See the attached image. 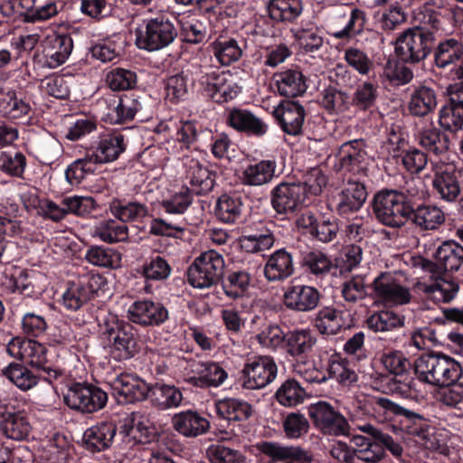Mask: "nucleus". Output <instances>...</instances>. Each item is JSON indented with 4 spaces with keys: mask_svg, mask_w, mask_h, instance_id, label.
Masks as SVG:
<instances>
[{
    "mask_svg": "<svg viewBox=\"0 0 463 463\" xmlns=\"http://www.w3.org/2000/svg\"><path fill=\"white\" fill-rule=\"evenodd\" d=\"M99 326L109 342L110 355L114 360H128L137 353V330L129 322L108 312L101 317Z\"/></svg>",
    "mask_w": 463,
    "mask_h": 463,
    "instance_id": "nucleus-1",
    "label": "nucleus"
},
{
    "mask_svg": "<svg viewBox=\"0 0 463 463\" xmlns=\"http://www.w3.org/2000/svg\"><path fill=\"white\" fill-rule=\"evenodd\" d=\"M461 373L459 363L443 354L421 355L415 363L419 380L431 385L449 386L455 383Z\"/></svg>",
    "mask_w": 463,
    "mask_h": 463,
    "instance_id": "nucleus-2",
    "label": "nucleus"
},
{
    "mask_svg": "<svg viewBox=\"0 0 463 463\" xmlns=\"http://www.w3.org/2000/svg\"><path fill=\"white\" fill-rule=\"evenodd\" d=\"M6 351L12 357L44 373L46 382L52 383L65 374L64 370L47 365V349L36 341L14 337L8 342Z\"/></svg>",
    "mask_w": 463,
    "mask_h": 463,
    "instance_id": "nucleus-3",
    "label": "nucleus"
},
{
    "mask_svg": "<svg viewBox=\"0 0 463 463\" xmlns=\"http://www.w3.org/2000/svg\"><path fill=\"white\" fill-rule=\"evenodd\" d=\"M177 36L174 24L159 16L146 19L135 31V43L140 50L156 52L170 45Z\"/></svg>",
    "mask_w": 463,
    "mask_h": 463,
    "instance_id": "nucleus-4",
    "label": "nucleus"
},
{
    "mask_svg": "<svg viewBox=\"0 0 463 463\" xmlns=\"http://www.w3.org/2000/svg\"><path fill=\"white\" fill-rule=\"evenodd\" d=\"M404 282L405 278L402 272H381L372 282L373 297L384 306L407 304L411 301V295Z\"/></svg>",
    "mask_w": 463,
    "mask_h": 463,
    "instance_id": "nucleus-5",
    "label": "nucleus"
},
{
    "mask_svg": "<svg viewBox=\"0 0 463 463\" xmlns=\"http://www.w3.org/2000/svg\"><path fill=\"white\" fill-rule=\"evenodd\" d=\"M373 213L383 224L400 227L404 224L411 213V207L405 202L403 194L394 190H385L374 195Z\"/></svg>",
    "mask_w": 463,
    "mask_h": 463,
    "instance_id": "nucleus-6",
    "label": "nucleus"
},
{
    "mask_svg": "<svg viewBox=\"0 0 463 463\" xmlns=\"http://www.w3.org/2000/svg\"><path fill=\"white\" fill-rule=\"evenodd\" d=\"M432 40V33L422 28L408 29L397 38L395 53L403 62L417 63L430 53Z\"/></svg>",
    "mask_w": 463,
    "mask_h": 463,
    "instance_id": "nucleus-7",
    "label": "nucleus"
},
{
    "mask_svg": "<svg viewBox=\"0 0 463 463\" xmlns=\"http://www.w3.org/2000/svg\"><path fill=\"white\" fill-rule=\"evenodd\" d=\"M278 366L271 356L248 357L241 370L242 386L248 390L262 389L277 377Z\"/></svg>",
    "mask_w": 463,
    "mask_h": 463,
    "instance_id": "nucleus-8",
    "label": "nucleus"
},
{
    "mask_svg": "<svg viewBox=\"0 0 463 463\" xmlns=\"http://www.w3.org/2000/svg\"><path fill=\"white\" fill-rule=\"evenodd\" d=\"M202 151H192L190 155L184 156V167L185 180L190 185V192L196 194H205L213 190L215 184V175L210 170L203 156Z\"/></svg>",
    "mask_w": 463,
    "mask_h": 463,
    "instance_id": "nucleus-9",
    "label": "nucleus"
},
{
    "mask_svg": "<svg viewBox=\"0 0 463 463\" xmlns=\"http://www.w3.org/2000/svg\"><path fill=\"white\" fill-rule=\"evenodd\" d=\"M107 402V392L94 385L75 383L64 394L66 405L82 412L97 411L105 407Z\"/></svg>",
    "mask_w": 463,
    "mask_h": 463,
    "instance_id": "nucleus-10",
    "label": "nucleus"
},
{
    "mask_svg": "<svg viewBox=\"0 0 463 463\" xmlns=\"http://www.w3.org/2000/svg\"><path fill=\"white\" fill-rule=\"evenodd\" d=\"M127 149V141L123 134L107 131L96 137L87 152L96 165L115 162Z\"/></svg>",
    "mask_w": 463,
    "mask_h": 463,
    "instance_id": "nucleus-11",
    "label": "nucleus"
},
{
    "mask_svg": "<svg viewBox=\"0 0 463 463\" xmlns=\"http://www.w3.org/2000/svg\"><path fill=\"white\" fill-rule=\"evenodd\" d=\"M308 414L317 429L323 434L345 436L348 434L349 424L346 419L326 402L311 404Z\"/></svg>",
    "mask_w": 463,
    "mask_h": 463,
    "instance_id": "nucleus-12",
    "label": "nucleus"
},
{
    "mask_svg": "<svg viewBox=\"0 0 463 463\" xmlns=\"http://www.w3.org/2000/svg\"><path fill=\"white\" fill-rule=\"evenodd\" d=\"M112 394L119 403H133L146 399L149 385L141 378L130 373H121L109 383Z\"/></svg>",
    "mask_w": 463,
    "mask_h": 463,
    "instance_id": "nucleus-13",
    "label": "nucleus"
},
{
    "mask_svg": "<svg viewBox=\"0 0 463 463\" xmlns=\"http://www.w3.org/2000/svg\"><path fill=\"white\" fill-rule=\"evenodd\" d=\"M168 317V310L163 303L148 298L134 301L128 309L129 321L145 326H160Z\"/></svg>",
    "mask_w": 463,
    "mask_h": 463,
    "instance_id": "nucleus-14",
    "label": "nucleus"
},
{
    "mask_svg": "<svg viewBox=\"0 0 463 463\" xmlns=\"http://www.w3.org/2000/svg\"><path fill=\"white\" fill-rule=\"evenodd\" d=\"M435 64L448 70L452 80L463 78V43L448 39L439 43L435 50Z\"/></svg>",
    "mask_w": 463,
    "mask_h": 463,
    "instance_id": "nucleus-15",
    "label": "nucleus"
},
{
    "mask_svg": "<svg viewBox=\"0 0 463 463\" xmlns=\"http://www.w3.org/2000/svg\"><path fill=\"white\" fill-rule=\"evenodd\" d=\"M306 198V187L301 183H280L271 192L272 206L279 214L294 213Z\"/></svg>",
    "mask_w": 463,
    "mask_h": 463,
    "instance_id": "nucleus-16",
    "label": "nucleus"
},
{
    "mask_svg": "<svg viewBox=\"0 0 463 463\" xmlns=\"http://www.w3.org/2000/svg\"><path fill=\"white\" fill-rule=\"evenodd\" d=\"M320 292L314 287L304 284L288 285L283 293V303L290 310L309 312L319 304Z\"/></svg>",
    "mask_w": 463,
    "mask_h": 463,
    "instance_id": "nucleus-17",
    "label": "nucleus"
},
{
    "mask_svg": "<svg viewBox=\"0 0 463 463\" xmlns=\"http://www.w3.org/2000/svg\"><path fill=\"white\" fill-rule=\"evenodd\" d=\"M73 49V41L66 33H52L43 41L44 66L55 69L63 64L70 57Z\"/></svg>",
    "mask_w": 463,
    "mask_h": 463,
    "instance_id": "nucleus-18",
    "label": "nucleus"
},
{
    "mask_svg": "<svg viewBox=\"0 0 463 463\" xmlns=\"http://www.w3.org/2000/svg\"><path fill=\"white\" fill-rule=\"evenodd\" d=\"M416 287L426 298L436 303H449L459 290L458 281L447 276L432 277L427 281L418 282Z\"/></svg>",
    "mask_w": 463,
    "mask_h": 463,
    "instance_id": "nucleus-19",
    "label": "nucleus"
},
{
    "mask_svg": "<svg viewBox=\"0 0 463 463\" xmlns=\"http://www.w3.org/2000/svg\"><path fill=\"white\" fill-rule=\"evenodd\" d=\"M273 115L281 129L290 136L298 135L305 119V109L298 102L286 101L275 108Z\"/></svg>",
    "mask_w": 463,
    "mask_h": 463,
    "instance_id": "nucleus-20",
    "label": "nucleus"
},
{
    "mask_svg": "<svg viewBox=\"0 0 463 463\" xmlns=\"http://www.w3.org/2000/svg\"><path fill=\"white\" fill-rule=\"evenodd\" d=\"M172 426L175 431L186 438L204 434L210 428L209 420L196 411L186 410L174 414Z\"/></svg>",
    "mask_w": 463,
    "mask_h": 463,
    "instance_id": "nucleus-21",
    "label": "nucleus"
},
{
    "mask_svg": "<svg viewBox=\"0 0 463 463\" xmlns=\"http://www.w3.org/2000/svg\"><path fill=\"white\" fill-rule=\"evenodd\" d=\"M210 49L218 63L229 66L241 58L244 44L234 37L220 34L211 43Z\"/></svg>",
    "mask_w": 463,
    "mask_h": 463,
    "instance_id": "nucleus-22",
    "label": "nucleus"
},
{
    "mask_svg": "<svg viewBox=\"0 0 463 463\" xmlns=\"http://www.w3.org/2000/svg\"><path fill=\"white\" fill-rule=\"evenodd\" d=\"M261 451L269 457L267 463H312V458L299 447L264 442Z\"/></svg>",
    "mask_w": 463,
    "mask_h": 463,
    "instance_id": "nucleus-23",
    "label": "nucleus"
},
{
    "mask_svg": "<svg viewBox=\"0 0 463 463\" xmlns=\"http://www.w3.org/2000/svg\"><path fill=\"white\" fill-rule=\"evenodd\" d=\"M276 170L277 161L275 159H262L243 167L240 179L244 185L261 186L273 180L276 176Z\"/></svg>",
    "mask_w": 463,
    "mask_h": 463,
    "instance_id": "nucleus-24",
    "label": "nucleus"
},
{
    "mask_svg": "<svg viewBox=\"0 0 463 463\" xmlns=\"http://www.w3.org/2000/svg\"><path fill=\"white\" fill-rule=\"evenodd\" d=\"M432 185L440 199L449 203L456 201L461 190L459 182L453 173V167L449 165H436Z\"/></svg>",
    "mask_w": 463,
    "mask_h": 463,
    "instance_id": "nucleus-25",
    "label": "nucleus"
},
{
    "mask_svg": "<svg viewBox=\"0 0 463 463\" xmlns=\"http://www.w3.org/2000/svg\"><path fill=\"white\" fill-rule=\"evenodd\" d=\"M0 430L10 439H26L32 425L27 415L23 411H5L0 420Z\"/></svg>",
    "mask_w": 463,
    "mask_h": 463,
    "instance_id": "nucleus-26",
    "label": "nucleus"
},
{
    "mask_svg": "<svg viewBox=\"0 0 463 463\" xmlns=\"http://www.w3.org/2000/svg\"><path fill=\"white\" fill-rule=\"evenodd\" d=\"M294 272L292 255L284 249H279L269 255L264 268L265 278L269 281H280L290 277Z\"/></svg>",
    "mask_w": 463,
    "mask_h": 463,
    "instance_id": "nucleus-27",
    "label": "nucleus"
},
{
    "mask_svg": "<svg viewBox=\"0 0 463 463\" xmlns=\"http://www.w3.org/2000/svg\"><path fill=\"white\" fill-rule=\"evenodd\" d=\"M340 168L354 175L365 168L366 152L363 149V143L353 140L343 144L339 153Z\"/></svg>",
    "mask_w": 463,
    "mask_h": 463,
    "instance_id": "nucleus-28",
    "label": "nucleus"
},
{
    "mask_svg": "<svg viewBox=\"0 0 463 463\" xmlns=\"http://www.w3.org/2000/svg\"><path fill=\"white\" fill-rule=\"evenodd\" d=\"M228 122L233 128L257 137L265 135L269 129L268 124L261 118L241 109H232L228 115Z\"/></svg>",
    "mask_w": 463,
    "mask_h": 463,
    "instance_id": "nucleus-29",
    "label": "nucleus"
},
{
    "mask_svg": "<svg viewBox=\"0 0 463 463\" xmlns=\"http://www.w3.org/2000/svg\"><path fill=\"white\" fill-rule=\"evenodd\" d=\"M278 92L284 97L294 98L304 94L307 89L306 77L298 70H286L274 74Z\"/></svg>",
    "mask_w": 463,
    "mask_h": 463,
    "instance_id": "nucleus-30",
    "label": "nucleus"
},
{
    "mask_svg": "<svg viewBox=\"0 0 463 463\" xmlns=\"http://www.w3.org/2000/svg\"><path fill=\"white\" fill-rule=\"evenodd\" d=\"M32 110L30 102L21 92L3 90L0 95V112L5 118L18 119L27 117Z\"/></svg>",
    "mask_w": 463,
    "mask_h": 463,
    "instance_id": "nucleus-31",
    "label": "nucleus"
},
{
    "mask_svg": "<svg viewBox=\"0 0 463 463\" xmlns=\"http://www.w3.org/2000/svg\"><path fill=\"white\" fill-rule=\"evenodd\" d=\"M116 433L117 427L112 421H102L87 429L83 439L90 449L101 451L111 446Z\"/></svg>",
    "mask_w": 463,
    "mask_h": 463,
    "instance_id": "nucleus-32",
    "label": "nucleus"
},
{
    "mask_svg": "<svg viewBox=\"0 0 463 463\" xmlns=\"http://www.w3.org/2000/svg\"><path fill=\"white\" fill-rule=\"evenodd\" d=\"M3 374L21 391H28L35 387L40 379L45 376L44 373L36 370L27 368L24 364L19 363H11L5 366Z\"/></svg>",
    "mask_w": 463,
    "mask_h": 463,
    "instance_id": "nucleus-33",
    "label": "nucleus"
},
{
    "mask_svg": "<svg viewBox=\"0 0 463 463\" xmlns=\"http://www.w3.org/2000/svg\"><path fill=\"white\" fill-rule=\"evenodd\" d=\"M317 337L309 328H300L287 333L285 348L292 357L302 356L312 351Z\"/></svg>",
    "mask_w": 463,
    "mask_h": 463,
    "instance_id": "nucleus-34",
    "label": "nucleus"
},
{
    "mask_svg": "<svg viewBox=\"0 0 463 463\" xmlns=\"http://www.w3.org/2000/svg\"><path fill=\"white\" fill-rule=\"evenodd\" d=\"M416 138L418 143L429 153L440 156L447 152L449 140L432 123L419 128Z\"/></svg>",
    "mask_w": 463,
    "mask_h": 463,
    "instance_id": "nucleus-35",
    "label": "nucleus"
},
{
    "mask_svg": "<svg viewBox=\"0 0 463 463\" xmlns=\"http://www.w3.org/2000/svg\"><path fill=\"white\" fill-rule=\"evenodd\" d=\"M92 237L109 244L126 241L128 227L113 219L103 220L93 228Z\"/></svg>",
    "mask_w": 463,
    "mask_h": 463,
    "instance_id": "nucleus-36",
    "label": "nucleus"
},
{
    "mask_svg": "<svg viewBox=\"0 0 463 463\" xmlns=\"http://www.w3.org/2000/svg\"><path fill=\"white\" fill-rule=\"evenodd\" d=\"M436 91L427 86H420L411 93L409 110L417 117H424L432 112L437 107Z\"/></svg>",
    "mask_w": 463,
    "mask_h": 463,
    "instance_id": "nucleus-37",
    "label": "nucleus"
},
{
    "mask_svg": "<svg viewBox=\"0 0 463 463\" xmlns=\"http://www.w3.org/2000/svg\"><path fill=\"white\" fill-rule=\"evenodd\" d=\"M217 415L228 421H241L247 420L251 414V406L238 399L226 398L215 402Z\"/></svg>",
    "mask_w": 463,
    "mask_h": 463,
    "instance_id": "nucleus-38",
    "label": "nucleus"
},
{
    "mask_svg": "<svg viewBox=\"0 0 463 463\" xmlns=\"http://www.w3.org/2000/svg\"><path fill=\"white\" fill-rule=\"evenodd\" d=\"M435 259L445 270H458L463 263V247L455 241H444L437 249Z\"/></svg>",
    "mask_w": 463,
    "mask_h": 463,
    "instance_id": "nucleus-39",
    "label": "nucleus"
},
{
    "mask_svg": "<svg viewBox=\"0 0 463 463\" xmlns=\"http://www.w3.org/2000/svg\"><path fill=\"white\" fill-rule=\"evenodd\" d=\"M327 373V378H334L345 386H350L358 380L354 364H352L347 358H343L339 354L330 356Z\"/></svg>",
    "mask_w": 463,
    "mask_h": 463,
    "instance_id": "nucleus-40",
    "label": "nucleus"
},
{
    "mask_svg": "<svg viewBox=\"0 0 463 463\" xmlns=\"http://www.w3.org/2000/svg\"><path fill=\"white\" fill-rule=\"evenodd\" d=\"M267 9L270 18L277 22H293L303 12L301 0H269Z\"/></svg>",
    "mask_w": 463,
    "mask_h": 463,
    "instance_id": "nucleus-41",
    "label": "nucleus"
},
{
    "mask_svg": "<svg viewBox=\"0 0 463 463\" xmlns=\"http://www.w3.org/2000/svg\"><path fill=\"white\" fill-rule=\"evenodd\" d=\"M109 208L111 214L122 223L140 221L147 214V207L137 202H124L113 199L109 203Z\"/></svg>",
    "mask_w": 463,
    "mask_h": 463,
    "instance_id": "nucleus-42",
    "label": "nucleus"
},
{
    "mask_svg": "<svg viewBox=\"0 0 463 463\" xmlns=\"http://www.w3.org/2000/svg\"><path fill=\"white\" fill-rule=\"evenodd\" d=\"M367 193L364 184L350 182L339 194L338 209L341 213L357 211L364 203Z\"/></svg>",
    "mask_w": 463,
    "mask_h": 463,
    "instance_id": "nucleus-43",
    "label": "nucleus"
},
{
    "mask_svg": "<svg viewBox=\"0 0 463 463\" xmlns=\"http://www.w3.org/2000/svg\"><path fill=\"white\" fill-rule=\"evenodd\" d=\"M314 326L323 335H334L344 326V320L339 311L326 307L317 313Z\"/></svg>",
    "mask_w": 463,
    "mask_h": 463,
    "instance_id": "nucleus-44",
    "label": "nucleus"
},
{
    "mask_svg": "<svg viewBox=\"0 0 463 463\" xmlns=\"http://www.w3.org/2000/svg\"><path fill=\"white\" fill-rule=\"evenodd\" d=\"M152 402L160 410L177 408L182 404L183 394L173 385L156 384L150 388Z\"/></svg>",
    "mask_w": 463,
    "mask_h": 463,
    "instance_id": "nucleus-45",
    "label": "nucleus"
},
{
    "mask_svg": "<svg viewBox=\"0 0 463 463\" xmlns=\"http://www.w3.org/2000/svg\"><path fill=\"white\" fill-rule=\"evenodd\" d=\"M241 211L242 202L237 195L224 194L216 202L215 215L222 222L234 223L241 217Z\"/></svg>",
    "mask_w": 463,
    "mask_h": 463,
    "instance_id": "nucleus-46",
    "label": "nucleus"
},
{
    "mask_svg": "<svg viewBox=\"0 0 463 463\" xmlns=\"http://www.w3.org/2000/svg\"><path fill=\"white\" fill-rule=\"evenodd\" d=\"M445 222V214L438 206L426 204L416 208L413 213V222L421 230L438 229Z\"/></svg>",
    "mask_w": 463,
    "mask_h": 463,
    "instance_id": "nucleus-47",
    "label": "nucleus"
},
{
    "mask_svg": "<svg viewBox=\"0 0 463 463\" xmlns=\"http://www.w3.org/2000/svg\"><path fill=\"white\" fill-rule=\"evenodd\" d=\"M200 367L199 375L191 377L189 380L196 386L218 387L222 384L228 377L227 372L216 363L202 364Z\"/></svg>",
    "mask_w": 463,
    "mask_h": 463,
    "instance_id": "nucleus-48",
    "label": "nucleus"
},
{
    "mask_svg": "<svg viewBox=\"0 0 463 463\" xmlns=\"http://www.w3.org/2000/svg\"><path fill=\"white\" fill-rule=\"evenodd\" d=\"M86 260L98 267L117 269L121 264V254L111 248L91 246L85 254Z\"/></svg>",
    "mask_w": 463,
    "mask_h": 463,
    "instance_id": "nucleus-49",
    "label": "nucleus"
},
{
    "mask_svg": "<svg viewBox=\"0 0 463 463\" xmlns=\"http://www.w3.org/2000/svg\"><path fill=\"white\" fill-rule=\"evenodd\" d=\"M343 18L345 19L344 27L330 32L334 38L347 40L363 32L366 21V14L363 10L352 8L350 14Z\"/></svg>",
    "mask_w": 463,
    "mask_h": 463,
    "instance_id": "nucleus-50",
    "label": "nucleus"
},
{
    "mask_svg": "<svg viewBox=\"0 0 463 463\" xmlns=\"http://www.w3.org/2000/svg\"><path fill=\"white\" fill-rule=\"evenodd\" d=\"M403 325V318L391 310L374 312L366 319L367 327L373 332H389Z\"/></svg>",
    "mask_w": 463,
    "mask_h": 463,
    "instance_id": "nucleus-51",
    "label": "nucleus"
},
{
    "mask_svg": "<svg viewBox=\"0 0 463 463\" xmlns=\"http://www.w3.org/2000/svg\"><path fill=\"white\" fill-rule=\"evenodd\" d=\"M172 268L168 261L160 255L150 256L142 265L141 275L146 282L163 281L169 278Z\"/></svg>",
    "mask_w": 463,
    "mask_h": 463,
    "instance_id": "nucleus-52",
    "label": "nucleus"
},
{
    "mask_svg": "<svg viewBox=\"0 0 463 463\" xmlns=\"http://www.w3.org/2000/svg\"><path fill=\"white\" fill-rule=\"evenodd\" d=\"M27 10L26 19L30 22L45 21L55 16L58 12L57 3L48 0L42 4L39 0H18Z\"/></svg>",
    "mask_w": 463,
    "mask_h": 463,
    "instance_id": "nucleus-53",
    "label": "nucleus"
},
{
    "mask_svg": "<svg viewBox=\"0 0 463 463\" xmlns=\"http://www.w3.org/2000/svg\"><path fill=\"white\" fill-rule=\"evenodd\" d=\"M105 81L113 91H122L134 89L137 83V77L134 71L114 68L107 72Z\"/></svg>",
    "mask_w": 463,
    "mask_h": 463,
    "instance_id": "nucleus-54",
    "label": "nucleus"
},
{
    "mask_svg": "<svg viewBox=\"0 0 463 463\" xmlns=\"http://www.w3.org/2000/svg\"><path fill=\"white\" fill-rule=\"evenodd\" d=\"M306 392L296 380H287L275 393L279 404L285 407H293L304 401Z\"/></svg>",
    "mask_w": 463,
    "mask_h": 463,
    "instance_id": "nucleus-55",
    "label": "nucleus"
},
{
    "mask_svg": "<svg viewBox=\"0 0 463 463\" xmlns=\"http://www.w3.org/2000/svg\"><path fill=\"white\" fill-rule=\"evenodd\" d=\"M250 275L245 270L232 271L223 281L225 294L232 298H237L246 292L250 286Z\"/></svg>",
    "mask_w": 463,
    "mask_h": 463,
    "instance_id": "nucleus-56",
    "label": "nucleus"
},
{
    "mask_svg": "<svg viewBox=\"0 0 463 463\" xmlns=\"http://www.w3.org/2000/svg\"><path fill=\"white\" fill-rule=\"evenodd\" d=\"M35 148L45 161L52 162L62 154V146L59 139L51 133H43L37 137Z\"/></svg>",
    "mask_w": 463,
    "mask_h": 463,
    "instance_id": "nucleus-57",
    "label": "nucleus"
},
{
    "mask_svg": "<svg viewBox=\"0 0 463 463\" xmlns=\"http://www.w3.org/2000/svg\"><path fill=\"white\" fill-rule=\"evenodd\" d=\"M26 167V157L22 152L1 151L0 170L11 176L21 177Z\"/></svg>",
    "mask_w": 463,
    "mask_h": 463,
    "instance_id": "nucleus-58",
    "label": "nucleus"
},
{
    "mask_svg": "<svg viewBox=\"0 0 463 463\" xmlns=\"http://www.w3.org/2000/svg\"><path fill=\"white\" fill-rule=\"evenodd\" d=\"M192 202L193 196L189 188L182 187L179 192H176L170 197L164 199L161 205L166 213L183 214L189 208Z\"/></svg>",
    "mask_w": 463,
    "mask_h": 463,
    "instance_id": "nucleus-59",
    "label": "nucleus"
},
{
    "mask_svg": "<svg viewBox=\"0 0 463 463\" xmlns=\"http://www.w3.org/2000/svg\"><path fill=\"white\" fill-rule=\"evenodd\" d=\"M322 106L332 114H339L348 109L349 96L335 88H327L323 92Z\"/></svg>",
    "mask_w": 463,
    "mask_h": 463,
    "instance_id": "nucleus-60",
    "label": "nucleus"
},
{
    "mask_svg": "<svg viewBox=\"0 0 463 463\" xmlns=\"http://www.w3.org/2000/svg\"><path fill=\"white\" fill-rule=\"evenodd\" d=\"M439 123L446 130L456 132L463 127V109L450 101L439 112Z\"/></svg>",
    "mask_w": 463,
    "mask_h": 463,
    "instance_id": "nucleus-61",
    "label": "nucleus"
},
{
    "mask_svg": "<svg viewBox=\"0 0 463 463\" xmlns=\"http://www.w3.org/2000/svg\"><path fill=\"white\" fill-rule=\"evenodd\" d=\"M274 241V237L270 232L243 235L239 239L241 250L249 253L267 250L273 246Z\"/></svg>",
    "mask_w": 463,
    "mask_h": 463,
    "instance_id": "nucleus-62",
    "label": "nucleus"
},
{
    "mask_svg": "<svg viewBox=\"0 0 463 463\" xmlns=\"http://www.w3.org/2000/svg\"><path fill=\"white\" fill-rule=\"evenodd\" d=\"M344 58L347 64L361 75H367L373 67V61L369 55L357 47H348L345 50Z\"/></svg>",
    "mask_w": 463,
    "mask_h": 463,
    "instance_id": "nucleus-63",
    "label": "nucleus"
},
{
    "mask_svg": "<svg viewBox=\"0 0 463 463\" xmlns=\"http://www.w3.org/2000/svg\"><path fill=\"white\" fill-rule=\"evenodd\" d=\"M211 463H245V457L222 444H213L207 449Z\"/></svg>",
    "mask_w": 463,
    "mask_h": 463,
    "instance_id": "nucleus-64",
    "label": "nucleus"
}]
</instances>
